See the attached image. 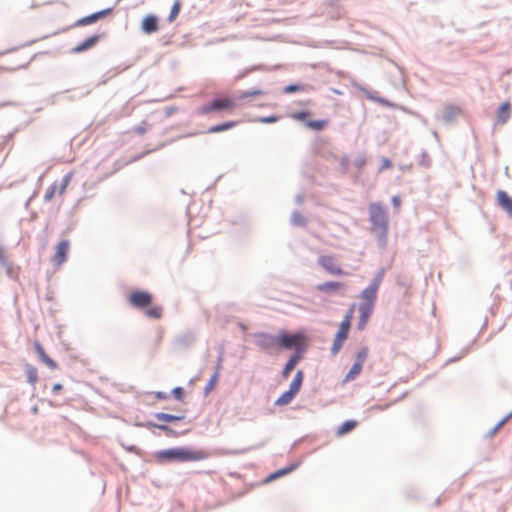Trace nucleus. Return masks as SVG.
I'll return each instance as SVG.
<instances>
[{
  "label": "nucleus",
  "instance_id": "41",
  "mask_svg": "<svg viewBox=\"0 0 512 512\" xmlns=\"http://www.w3.org/2000/svg\"><path fill=\"white\" fill-rule=\"evenodd\" d=\"M279 120V117L278 116H268V117H263V118H260L259 121L262 122V123H274L276 121Z\"/></svg>",
  "mask_w": 512,
  "mask_h": 512
},
{
  "label": "nucleus",
  "instance_id": "31",
  "mask_svg": "<svg viewBox=\"0 0 512 512\" xmlns=\"http://www.w3.org/2000/svg\"><path fill=\"white\" fill-rule=\"evenodd\" d=\"M3 266L5 267L6 273L8 276L13 277V278H18V274H19V270H20L19 267H14L9 262H6V264H3Z\"/></svg>",
  "mask_w": 512,
  "mask_h": 512
},
{
  "label": "nucleus",
  "instance_id": "28",
  "mask_svg": "<svg viewBox=\"0 0 512 512\" xmlns=\"http://www.w3.org/2000/svg\"><path fill=\"white\" fill-rule=\"evenodd\" d=\"M327 125L326 120H310L306 121V126L315 131L323 130Z\"/></svg>",
  "mask_w": 512,
  "mask_h": 512
},
{
  "label": "nucleus",
  "instance_id": "5",
  "mask_svg": "<svg viewBox=\"0 0 512 512\" xmlns=\"http://www.w3.org/2000/svg\"><path fill=\"white\" fill-rule=\"evenodd\" d=\"M303 382V372L301 370L297 371L293 380L290 383L288 391L284 392L276 401V406H286L292 402L295 396L301 389Z\"/></svg>",
  "mask_w": 512,
  "mask_h": 512
},
{
  "label": "nucleus",
  "instance_id": "2",
  "mask_svg": "<svg viewBox=\"0 0 512 512\" xmlns=\"http://www.w3.org/2000/svg\"><path fill=\"white\" fill-rule=\"evenodd\" d=\"M130 306L137 309H145V315L151 319H159L162 316L163 309L159 305H152L153 295L147 291L134 290L128 296Z\"/></svg>",
  "mask_w": 512,
  "mask_h": 512
},
{
  "label": "nucleus",
  "instance_id": "21",
  "mask_svg": "<svg viewBox=\"0 0 512 512\" xmlns=\"http://www.w3.org/2000/svg\"><path fill=\"white\" fill-rule=\"evenodd\" d=\"M357 426L358 422L356 420H347L337 428L335 434L337 437H342L353 431Z\"/></svg>",
  "mask_w": 512,
  "mask_h": 512
},
{
  "label": "nucleus",
  "instance_id": "15",
  "mask_svg": "<svg viewBox=\"0 0 512 512\" xmlns=\"http://www.w3.org/2000/svg\"><path fill=\"white\" fill-rule=\"evenodd\" d=\"M496 197L499 206L512 217V197L502 190L497 192Z\"/></svg>",
  "mask_w": 512,
  "mask_h": 512
},
{
  "label": "nucleus",
  "instance_id": "25",
  "mask_svg": "<svg viewBox=\"0 0 512 512\" xmlns=\"http://www.w3.org/2000/svg\"><path fill=\"white\" fill-rule=\"evenodd\" d=\"M236 125L235 122L233 121H230V122H225V123H222V124H219V125H215V126H212L208 129V132L209 133H218V132H222V131H225V130H228L230 128H233L234 126Z\"/></svg>",
  "mask_w": 512,
  "mask_h": 512
},
{
  "label": "nucleus",
  "instance_id": "9",
  "mask_svg": "<svg viewBox=\"0 0 512 512\" xmlns=\"http://www.w3.org/2000/svg\"><path fill=\"white\" fill-rule=\"evenodd\" d=\"M318 264L331 275L340 276L346 274L333 256L321 255L318 258Z\"/></svg>",
  "mask_w": 512,
  "mask_h": 512
},
{
  "label": "nucleus",
  "instance_id": "22",
  "mask_svg": "<svg viewBox=\"0 0 512 512\" xmlns=\"http://www.w3.org/2000/svg\"><path fill=\"white\" fill-rule=\"evenodd\" d=\"M301 359V354H294L289 360L288 362L285 364L284 368H283V371H282V376L283 378H288V376L290 375V373L293 371V369L295 368V366L298 364V362L300 361Z\"/></svg>",
  "mask_w": 512,
  "mask_h": 512
},
{
  "label": "nucleus",
  "instance_id": "7",
  "mask_svg": "<svg viewBox=\"0 0 512 512\" xmlns=\"http://www.w3.org/2000/svg\"><path fill=\"white\" fill-rule=\"evenodd\" d=\"M382 279L383 273L377 274L369 286L362 291L361 299L363 303H361L360 306H369V308L373 309Z\"/></svg>",
  "mask_w": 512,
  "mask_h": 512
},
{
  "label": "nucleus",
  "instance_id": "26",
  "mask_svg": "<svg viewBox=\"0 0 512 512\" xmlns=\"http://www.w3.org/2000/svg\"><path fill=\"white\" fill-rule=\"evenodd\" d=\"M362 368L363 367L360 366L359 364L354 363L349 372L345 376V382L354 380L361 373Z\"/></svg>",
  "mask_w": 512,
  "mask_h": 512
},
{
  "label": "nucleus",
  "instance_id": "17",
  "mask_svg": "<svg viewBox=\"0 0 512 512\" xmlns=\"http://www.w3.org/2000/svg\"><path fill=\"white\" fill-rule=\"evenodd\" d=\"M35 349H36V352H37L40 360L45 365H47L52 370H55V369L58 368V364L56 363V361H54L52 358H50L46 354L45 350L43 349V347L39 343H35Z\"/></svg>",
  "mask_w": 512,
  "mask_h": 512
},
{
  "label": "nucleus",
  "instance_id": "38",
  "mask_svg": "<svg viewBox=\"0 0 512 512\" xmlns=\"http://www.w3.org/2000/svg\"><path fill=\"white\" fill-rule=\"evenodd\" d=\"M340 167H341V170L342 172H347L348 171V168H349V158L348 156H342L341 159H340Z\"/></svg>",
  "mask_w": 512,
  "mask_h": 512
},
{
  "label": "nucleus",
  "instance_id": "29",
  "mask_svg": "<svg viewBox=\"0 0 512 512\" xmlns=\"http://www.w3.org/2000/svg\"><path fill=\"white\" fill-rule=\"evenodd\" d=\"M368 354H369V349L368 347H362L357 355H356V360L354 363L356 364H359L360 366L363 367L364 365V362L366 361L367 357H368Z\"/></svg>",
  "mask_w": 512,
  "mask_h": 512
},
{
  "label": "nucleus",
  "instance_id": "23",
  "mask_svg": "<svg viewBox=\"0 0 512 512\" xmlns=\"http://www.w3.org/2000/svg\"><path fill=\"white\" fill-rule=\"evenodd\" d=\"M27 380L30 384L35 385L38 381V370L36 367L27 365L25 368Z\"/></svg>",
  "mask_w": 512,
  "mask_h": 512
},
{
  "label": "nucleus",
  "instance_id": "27",
  "mask_svg": "<svg viewBox=\"0 0 512 512\" xmlns=\"http://www.w3.org/2000/svg\"><path fill=\"white\" fill-rule=\"evenodd\" d=\"M296 466L297 465H292L290 467L280 469V470L272 473L271 475H269L266 481H272L281 476L287 475L288 473L292 472L296 468Z\"/></svg>",
  "mask_w": 512,
  "mask_h": 512
},
{
  "label": "nucleus",
  "instance_id": "13",
  "mask_svg": "<svg viewBox=\"0 0 512 512\" xmlns=\"http://www.w3.org/2000/svg\"><path fill=\"white\" fill-rule=\"evenodd\" d=\"M353 312H354V309H353V307H351L345 314V316L339 326V329L335 335L336 338L342 339L344 341H346V339L348 338L350 327H351V322L353 319Z\"/></svg>",
  "mask_w": 512,
  "mask_h": 512
},
{
  "label": "nucleus",
  "instance_id": "37",
  "mask_svg": "<svg viewBox=\"0 0 512 512\" xmlns=\"http://www.w3.org/2000/svg\"><path fill=\"white\" fill-rule=\"evenodd\" d=\"M305 88L302 85H288L284 88L285 93H294L297 91H303Z\"/></svg>",
  "mask_w": 512,
  "mask_h": 512
},
{
  "label": "nucleus",
  "instance_id": "45",
  "mask_svg": "<svg viewBox=\"0 0 512 512\" xmlns=\"http://www.w3.org/2000/svg\"><path fill=\"white\" fill-rule=\"evenodd\" d=\"M368 97H369L370 99H372V100L378 101V102H379V103H381V104H387V102H386L385 100L381 99V98H377V97H374V96H372V95H369Z\"/></svg>",
  "mask_w": 512,
  "mask_h": 512
},
{
  "label": "nucleus",
  "instance_id": "6",
  "mask_svg": "<svg viewBox=\"0 0 512 512\" xmlns=\"http://www.w3.org/2000/svg\"><path fill=\"white\" fill-rule=\"evenodd\" d=\"M236 107V103L234 100L224 97L217 98L211 101L210 103L203 105L199 108L198 113L200 115H207L211 112H219V111H233Z\"/></svg>",
  "mask_w": 512,
  "mask_h": 512
},
{
  "label": "nucleus",
  "instance_id": "14",
  "mask_svg": "<svg viewBox=\"0 0 512 512\" xmlns=\"http://www.w3.org/2000/svg\"><path fill=\"white\" fill-rule=\"evenodd\" d=\"M112 12V9L111 8H108V9H104V10H101V11H98L96 13H93L91 15H88V16H85L79 20H77L76 22V26H86V25H90L92 23H95L97 22L98 20L106 17L107 15H109L110 13Z\"/></svg>",
  "mask_w": 512,
  "mask_h": 512
},
{
  "label": "nucleus",
  "instance_id": "33",
  "mask_svg": "<svg viewBox=\"0 0 512 512\" xmlns=\"http://www.w3.org/2000/svg\"><path fill=\"white\" fill-rule=\"evenodd\" d=\"M180 8H181L180 2L176 1L171 8V11L169 14V21L172 22L176 19V17L178 16V14L180 12Z\"/></svg>",
  "mask_w": 512,
  "mask_h": 512
},
{
  "label": "nucleus",
  "instance_id": "46",
  "mask_svg": "<svg viewBox=\"0 0 512 512\" xmlns=\"http://www.w3.org/2000/svg\"><path fill=\"white\" fill-rule=\"evenodd\" d=\"M156 396H157L158 398H160V399H166V398H167V396H166L164 393H162V392H158V393L156 394Z\"/></svg>",
  "mask_w": 512,
  "mask_h": 512
},
{
  "label": "nucleus",
  "instance_id": "39",
  "mask_svg": "<svg viewBox=\"0 0 512 512\" xmlns=\"http://www.w3.org/2000/svg\"><path fill=\"white\" fill-rule=\"evenodd\" d=\"M172 394L177 400L182 401L184 397V390L182 387H176L172 390Z\"/></svg>",
  "mask_w": 512,
  "mask_h": 512
},
{
  "label": "nucleus",
  "instance_id": "4",
  "mask_svg": "<svg viewBox=\"0 0 512 512\" xmlns=\"http://www.w3.org/2000/svg\"><path fill=\"white\" fill-rule=\"evenodd\" d=\"M278 343L279 349H295V354H301L306 347V336L302 333L296 334H287L280 333L278 334Z\"/></svg>",
  "mask_w": 512,
  "mask_h": 512
},
{
  "label": "nucleus",
  "instance_id": "10",
  "mask_svg": "<svg viewBox=\"0 0 512 512\" xmlns=\"http://www.w3.org/2000/svg\"><path fill=\"white\" fill-rule=\"evenodd\" d=\"M317 291L326 295H341L345 294L347 285L340 281H327L316 286Z\"/></svg>",
  "mask_w": 512,
  "mask_h": 512
},
{
  "label": "nucleus",
  "instance_id": "19",
  "mask_svg": "<svg viewBox=\"0 0 512 512\" xmlns=\"http://www.w3.org/2000/svg\"><path fill=\"white\" fill-rule=\"evenodd\" d=\"M511 115V105L509 102H504L497 110V122L504 124Z\"/></svg>",
  "mask_w": 512,
  "mask_h": 512
},
{
  "label": "nucleus",
  "instance_id": "8",
  "mask_svg": "<svg viewBox=\"0 0 512 512\" xmlns=\"http://www.w3.org/2000/svg\"><path fill=\"white\" fill-rule=\"evenodd\" d=\"M256 344L263 350L274 353L279 350L278 335L258 333L255 335Z\"/></svg>",
  "mask_w": 512,
  "mask_h": 512
},
{
  "label": "nucleus",
  "instance_id": "18",
  "mask_svg": "<svg viewBox=\"0 0 512 512\" xmlns=\"http://www.w3.org/2000/svg\"><path fill=\"white\" fill-rule=\"evenodd\" d=\"M373 309L369 308V306H359V321H358V329L363 330L365 329L369 318L372 314Z\"/></svg>",
  "mask_w": 512,
  "mask_h": 512
},
{
  "label": "nucleus",
  "instance_id": "16",
  "mask_svg": "<svg viewBox=\"0 0 512 512\" xmlns=\"http://www.w3.org/2000/svg\"><path fill=\"white\" fill-rule=\"evenodd\" d=\"M142 30L147 33L151 34L158 30V19L153 15L146 16L142 21Z\"/></svg>",
  "mask_w": 512,
  "mask_h": 512
},
{
  "label": "nucleus",
  "instance_id": "44",
  "mask_svg": "<svg viewBox=\"0 0 512 512\" xmlns=\"http://www.w3.org/2000/svg\"><path fill=\"white\" fill-rule=\"evenodd\" d=\"M6 262H8V261L6 260L5 252L0 247V264L3 265V264H6Z\"/></svg>",
  "mask_w": 512,
  "mask_h": 512
},
{
  "label": "nucleus",
  "instance_id": "12",
  "mask_svg": "<svg viewBox=\"0 0 512 512\" xmlns=\"http://www.w3.org/2000/svg\"><path fill=\"white\" fill-rule=\"evenodd\" d=\"M69 249V240H62L56 245L55 253L52 257V262L54 263L55 266H60L67 260Z\"/></svg>",
  "mask_w": 512,
  "mask_h": 512
},
{
  "label": "nucleus",
  "instance_id": "36",
  "mask_svg": "<svg viewBox=\"0 0 512 512\" xmlns=\"http://www.w3.org/2000/svg\"><path fill=\"white\" fill-rule=\"evenodd\" d=\"M309 112L308 111H299V112H295L293 114H291V118L295 119V120H298V121H303L306 123L307 120V117L309 116Z\"/></svg>",
  "mask_w": 512,
  "mask_h": 512
},
{
  "label": "nucleus",
  "instance_id": "34",
  "mask_svg": "<svg viewBox=\"0 0 512 512\" xmlns=\"http://www.w3.org/2000/svg\"><path fill=\"white\" fill-rule=\"evenodd\" d=\"M218 378H219V368L217 369V371L212 375V377L210 378L207 386H206V391L209 392L211 390L214 389V387L216 386L217 382H218Z\"/></svg>",
  "mask_w": 512,
  "mask_h": 512
},
{
  "label": "nucleus",
  "instance_id": "35",
  "mask_svg": "<svg viewBox=\"0 0 512 512\" xmlns=\"http://www.w3.org/2000/svg\"><path fill=\"white\" fill-rule=\"evenodd\" d=\"M367 159L364 154H360L354 161L353 164L358 170H362L366 165Z\"/></svg>",
  "mask_w": 512,
  "mask_h": 512
},
{
  "label": "nucleus",
  "instance_id": "48",
  "mask_svg": "<svg viewBox=\"0 0 512 512\" xmlns=\"http://www.w3.org/2000/svg\"><path fill=\"white\" fill-rule=\"evenodd\" d=\"M5 70H6V69H5L4 67H1V66H0V73H1L2 71H5Z\"/></svg>",
  "mask_w": 512,
  "mask_h": 512
},
{
  "label": "nucleus",
  "instance_id": "3",
  "mask_svg": "<svg viewBox=\"0 0 512 512\" xmlns=\"http://www.w3.org/2000/svg\"><path fill=\"white\" fill-rule=\"evenodd\" d=\"M369 220L373 229L386 233L388 228V215L382 204L371 203L369 205Z\"/></svg>",
  "mask_w": 512,
  "mask_h": 512
},
{
  "label": "nucleus",
  "instance_id": "1",
  "mask_svg": "<svg viewBox=\"0 0 512 512\" xmlns=\"http://www.w3.org/2000/svg\"><path fill=\"white\" fill-rule=\"evenodd\" d=\"M155 457L159 461L195 462L206 459L208 454L204 450L181 447L158 451Z\"/></svg>",
  "mask_w": 512,
  "mask_h": 512
},
{
  "label": "nucleus",
  "instance_id": "40",
  "mask_svg": "<svg viewBox=\"0 0 512 512\" xmlns=\"http://www.w3.org/2000/svg\"><path fill=\"white\" fill-rule=\"evenodd\" d=\"M392 167V162L388 158H383L381 166L379 168V172H382L386 169H389Z\"/></svg>",
  "mask_w": 512,
  "mask_h": 512
},
{
  "label": "nucleus",
  "instance_id": "43",
  "mask_svg": "<svg viewBox=\"0 0 512 512\" xmlns=\"http://www.w3.org/2000/svg\"><path fill=\"white\" fill-rule=\"evenodd\" d=\"M63 389V386L60 383H56L52 387V393L57 394Z\"/></svg>",
  "mask_w": 512,
  "mask_h": 512
},
{
  "label": "nucleus",
  "instance_id": "30",
  "mask_svg": "<svg viewBox=\"0 0 512 512\" xmlns=\"http://www.w3.org/2000/svg\"><path fill=\"white\" fill-rule=\"evenodd\" d=\"M264 93H265V91H263L261 89L243 91L239 94L238 98L243 100V99H248V98H251L254 96H258V95H263Z\"/></svg>",
  "mask_w": 512,
  "mask_h": 512
},
{
  "label": "nucleus",
  "instance_id": "20",
  "mask_svg": "<svg viewBox=\"0 0 512 512\" xmlns=\"http://www.w3.org/2000/svg\"><path fill=\"white\" fill-rule=\"evenodd\" d=\"M99 38L100 37L98 35H93V36L87 38L84 42L75 46L72 51L74 53H80V52L86 51V50L92 48L94 45H96V43L99 41Z\"/></svg>",
  "mask_w": 512,
  "mask_h": 512
},
{
  "label": "nucleus",
  "instance_id": "47",
  "mask_svg": "<svg viewBox=\"0 0 512 512\" xmlns=\"http://www.w3.org/2000/svg\"><path fill=\"white\" fill-rule=\"evenodd\" d=\"M157 427L161 430H168V427L164 425H158Z\"/></svg>",
  "mask_w": 512,
  "mask_h": 512
},
{
  "label": "nucleus",
  "instance_id": "11",
  "mask_svg": "<svg viewBox=\"0 0 512 512\" xmlns=\"http://www.w3.org/2000/svg\"><path fill=\"white\" fill-rule=\"evenodd\" d=\"M73 172H69L63 178L62 182L58 185L56 182L53 183L46 191L44 195V200L49 202L53 199L54 195L58 193L59 195H63L72 179Z\"/></svg>",
  "mask_w": 512,
  "mask_h": 512
},
{
  "label": "nucleus",
  "instance_id": "42",
  "mask_svg": "<svg viewBox=\"0 0 512 512\" xmlns=\"http://www.w3.org/2000/svg\"><path fill=\"white\" fill-rule=\"evenodd\" d=\"M391 201H392V204H393V206H394L395 208H399V207H400V205H401V199H400V197H399V196H393V197H392V199H391Z\"/></svg>",
  "mask_w": 512,
  "mask_h": 512
},
{
  "label": "nucleus",
  "instance_id": "32",
  "mask_svg": "<svg viewBox=\"0 0 512 512\" xmlns=\"http://www.w3.org/2000/svg\"><path fill=\"white\" fill-rule=\"evenodd\" d=\"M344 343H345L344 340L338 339V338L334 337L333 343H332V346H331V353H332V355H336L341 350V348L343 347Z\"/></svg>",
  "mask_w": 512,
  "mask_h": 512
},
{
  "label": "nucleus",
  "instance_id": "24",
  "mask_svg": "<svg viewBox=\"0 0 512 512\" xmlns=\"http://www.w3.org/2000/svg\"><path fill=\"white\" fill-rule=\"evenodd\" d=\"M155 417H156L157 420L163 421V422H166V423L179 421V420H182L184 418V416H176V415L167 414V413H157L155 415Z\"/></svg>",
  "mask_w": 512,
  "mask_h": 512
}]
</instances>
